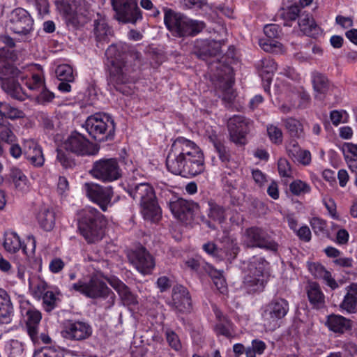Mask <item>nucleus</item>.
<instances>
[{"instance_id":"nucleus-51","label":"nucleus","mask_w":357,"mask_h":357,"mask_svg":"<svg viewBox=\"0 0 357 357\" xmlns=\"http://www.w3.org/2000/svg\"><path fill=\"white\" fill-rule=\"evenodd\" d=\"M166 340L171 348L175 351L181 349V343L178 335L172 330H167L165 332Z\"/></svg>"},{"instance_id":"nucleus-57","label":"nucleus","mask_w":357,"mask_h":357,"mask_svg":"<svg viewBox=\"0 0 357 357\" xmlns=\"http://www.w3.org/2000/svg\"><path fill=\"white\" fill-rule=\"evenodd\" d=\"M308 269L310 272L317 278H322L326 274V271L324 266L318 263L308 264Z\"/></svg>"},{"instance_id":"nucleus-16","label":"nucleus","mask_w":357,"mask_h":357,"mask_svg":"<svg viewBox=\"0 0 357 357\" xmlns=\"http://www.w3.org/2000/svg\"><path fill=\"white\" fill-rule=\"evenodd\" d=\"M84 190L90 200L96 203L103 211H107L113 197L112 187H104L94 183H86L84 185Z\"/></svg>"},{"instance_id":"nucleus-27","label":"nucleus","mask_w":357,"mask_h":357,"mask_svg":"<svg viewBox=\"0 0 357 357\" xmlns=\"http://www.w3.org/2000/svg\"><path fill=\"white\" fill-rule=\"evenodd\" d=\"M36 219L40 227L43 230L50 231L55 226L56 214L52 208L43 205L39 208Z\"/></svg>"},{"instance_id":"nucleus-11","label":"nucleus","mask_w":357,"mask_h":357,"mask_svg":"<svg viewBox=\"0 0 357 357\" xmlns=\"http://www.w3.org/2000/svg\"><path fill=\"white\" fill-rule=\"evenodd\" d=\"M89 173L93 178L107 183L121 178L122 170L116 158H107L95 161Z\"/></svg>"},{"instance_id":"nucleus-5","label":"nucleus","mask_w":357,"mask_h":357,"mask_svg":"<svg viewBox=\"0 0 357 357\" xmlns=\"http://www.w3.org/2000/svg\"><path fill=\"white\" fill-rule=\"evenodd\" d=\"M164 22L167 29L176 37L193 36L205 27L202 21L190 19L181 13L164 8Z\"/></svg>"},{"instance_id":"nucleus-52","label":"nucleus","mask_w":357,"mask_h":357,"mask_svg":"<svg viewBox=\"0 0 357 357\" xmlns=\"http://www.w3.org/2000/svg\"><path fill=\"white\" fill-rule=\"evenodd\" d=\"M267 132L271 141L275 144L282 142V132L280 128L273 124L267 126Z\"/></svg>"},{"instance_id":"nucleus-4","label":"nucleus","mask_w":357,"mask_h":357,"mask_svg":"<svg viewBox=\"0 0 357 357\" xmlns=\"http://www.w3.org/2000/svg\"><path fill=\"white\" fill-rule=\"evenodd\" d=\"M78 230L89 243L100 241L104 234L105 220L96 208L86 207L77 213Z\"/></svg>"},{"instance_id":"nucleus-41","label":"nucleus","mask_w":357,"mask_h":357,"mask_svg":"<svg viewBox=\"0 0 357 357\" xmlns=\"http://www.w3.org/2000/svg\"><path fill=\"white\" fill-rule=\"evenodd\" d=\"M208 216L211 220L221 223L225 220V209L215 202H209Z\"/></svg>"},{"instance_id":"nucleus-64","label":"nucleus","mask_w":357,"mask_h":357,"mask_svg":"<svg viewBox=\"0 0 357 357\" xmlns=\"http://www.w3.org/2000/svg\"><path fill=\"white\" fill-rule=\"evenodd\" d=\"M301 148L299 146L298 143L294 140L291 139L287 145V151L289 157H291L293 160L296 158V155L301 151Z\"/></svg>"},{"instance_id":"nucleus-26","label":"nucleus","mask_w":357,"mask_h":357,"mask_svg":"<svg viewBox=\"0 0 357 357\" xmlns=\"http://www.w3.org/2000/svg\"><path fill=\"white\" fill-rule=\"evenodd\" d=\"M26 328L28 335L33 342L38 340L39 325L42 318L41 313L36 310H28L26 312Z\"/></svg>"},{"instance_id":"nucleus-38","label":"nucleus","mask_w":357,"mask_h":357,"mask_svg":"<svg viewBox=\"0 0 357 357\" xmlns=\"http://www.w3.org/2000/svg\"><path fill=\"white\" fill-rule=\"evenodd\" d=\"M283 122L291 137L301 138L303 136V127L298 120L289 117L283 119Z\"/></svg>"},{"instance_id":"nucleus-8","label":"nucleus","mask_w":357,"mask_h":357,"mask_svg":"<svg viewBox=\"0 0 357 357\" xmlns=\"http://www.w3.org/2000/svg\"><path fill=\"white\" fill-rule=\"evenodd\" d=\"M84 126L89 135L97 141L105 142L111 140L114 137V122L107 114H95L89 116Z\"/></svg>"},{"instance_id":"nucleus-56","label":"nucleus","mask_w":357,"mask_h":357,"mask_svg":"<svg viewBox=\"0 0 357 357\" xmlns=\"http://www.w3.org/2000/svg\"><path fill=\"white\" fill-rule=\"evenodd\" d=\"M310 225L317 234L322 233L327 227L326 222L317 217L312 218L310 220Z\"/></svg>"},{"instance_id":"nucleus-2","label":"nucleus","mask_w":357,"mask_h":357,"mask_svg":"<svg viewBox=\"0 0 357 357\" xmlns=\"http://www.w3.org/2000/svg\"><path fill=\"white\" fill-rule=\"evenodd\" d=\"M166 167L173 174L185 178L195 176L204 170V154L195 142L180 137L171 146Z\"/></svg>"},{"instance_id":"nucleus-29","label":"nucleus","mask_w":357,"mask_h":357,"mask_svg":"<svg viewBox=\"0 0 357 357\" xmlns=\"http://www.w3.org/2000/svg\"><path fill=\"white\" fill-rule=\"evenodd\" d=\"M109 284L117 291L124 305H129L137 303L135 295L123 282L116 278L108 280Z\"/></svg>"},{"instance_id":"nucleus-12","label":"nucleus","mask_w":357,"mask_h":357,"mask_svg":"<svg viewBox=\"0 0 357 357\" xmlns=\"http://www.w3.org/2000/svg\"><path fill=\"white\" fill-rule=\"evenodd\" d=\"M243 244L247 248H259L272 252H277L279 245L263 229L251 227L245 230L243 236Z\"/></svg>"},{"instance_id":"nucleus-61","label":"nucleus","mask_w":357,"mask_h":357,"mask_svg":"<svg viewBox=\"0 0 357 357\" xmlns=\"http://www.w3.org/2000/svg\"><path fill=\"white\" fill-rule=\"evenodd\" d=\"M22 249L26 255H33L36 249L35 238L33 236H28L26 243L22 245Z\"/></svg>"},{"instance_id":"nucleus-23","label":"nucleus","mask_w":357,"mask_h":357,"mask_svg":"<svg viewBox=\"0 0 357 357\" xmlns=\"http://www.w3.org/2000/svg\"><path fill=\"white\" fill-rule=\"evenodd\" d=\"M224 75L218 74V88L222 93V99L229 102H231L236 97V93L233 89L234 79L231 69L225 66Z\"/></svg>"},{"instance_id":"nucleus-42","label":"nucleus","mask_w":357,"mask_h":357,"mask_svg":"<svg viewBox=\"0 0 357 357\" xmlns=\"http://www.w3.org/2000/svg\"><path fill=\"white\" fill-rule=\"evenodd\" d=\"M10 177L15 184V187L20 191H24L27 188V178L18 168H13Z\"/></svg>"},{"instance_id":"nucleus-14","label":"nucleus","mask_w":357,"mask_h":357,"mask_svg":"<svg viewBox=\"0 0 357 357\" xmlns=\"http://www.w3.org/2000/svg\"><path fill=\"white\" fill-rule=\"evenodd\" d=\"M115 18L123 23L135 24L142 20L137 0H111Z\"/></svg>"},{"instance_id":"nucleus-24","label":"nucleus","mask_w":357,"mask_h":357,"mask_svg":"<svg viewBox=\"0 0 357 357\" xmlns=\"http://www.w3.org/2000/svg\"><path fill=\"white\" fill-rule=\"evenodd\" d=\"M13 53L6 47L0 48V77L5 75L22 78V71L13 64Z\"/></svg>"},{"instance_id":"nucleus-31","label":"nucleus","mask_w":357,"mask_h":357,"mask_svg":"<svg viewBox=\"0 0 357 357\" xmlns=\"http://www.w3.org/2000/svg\"><path fill=\"white\" fill-rule=\"evenodd\" d=\"M326 325L334 333H344L351 329V321L341 315L331 314L328 317Z\"/></svg>"},{"instance_id":"nucleus-19","label":"nucleus","mask_w":357,"mask_h":357,"mask_svg":"<svg viewBox=\"0 0 357 357\" xmlns=\"http://www.w3.org/2000/svg\"><path fill=\"white\" fill-rule=\"evenodd\" d=\"M22 75L24 78L19 77H12L10 75H5L0 77V84L1 89L10 96L12 98L23 101L29 97V95L23 90L21 84L18 82L20 79L24 82L26 78V75L22 72Z\"/></svg>"},{"instance_id":"nucleus-21","label":"nucleus","mask_w":357,"mask_h":357,"mask_svg":"<svg viewBox=\"0 0 357 357\" xmlns=\"http://www.w3.org/2000/svg\"><path fill=\"white\" fill-rule=\"evenodd\" d=\"M128 257L130 263L143 274L151 273L155 266L153 257L143 247L132 252Z\"/></svg>"},{"instance_id":"nucleus-43","label":"nucleus","mask_w":357,"mask_h":357,"mask_svg":"<svg viewBox=\"0 0 357 357\" xmlns=\"http://www.w3.org/2000/svg\"><path fill=\"white\" fill-rule=\"evenodd\" d=\"M56 77L60 81L74 82L75 77L72 67L68 64L59 65L55 70Z\"/></svg>"},{"instance_id":"nucleus-62","label":"nucleus","mask_w":357,"mask_h":357,"mask_svg":"<svg viewBox=\"0 0 357 357\" xmlns=\"http://www.w3.org/2000/svg\"><path fill=\"white\" fill-rule=\"evenodd\" d=\"M215 149L218 154L220 160L222 162H227L230 159V154L226 146L222 144H215Z\"/></svg>"},{"instance_id":"nucleus-35","label":"nucleus","mask_w":357,"mask_h":357,"mask_svg":"<svg viewBox=\"0 0 357 357\" xmlns=\"http://www.w3.org/2000/svg\"><path fill=\"white\" fill-rule=\"evenodd\" d=\"M340 307L350 313L357 311V284H351L349 287Z\"/></svg>"},{"instance_id":"nucleus-44","label":"nucleus","mask_w":357,"mask_h":357,"mask_svg":"<svg viewBox=\"0 0 357 357\" xmlns=\"http://www.w3.org/2000/svg\"><path fill=\"white\" fill-rule=\"evenodd\" d=\"M289 190L294 195L303 196L311 191V187L307 183L297 179L290 183Z\"/></svg>"},{"instance_id":"nucleus-28","label":"nucleus","mask_w":357,"mask_h":357,"mask_svg":"<svg viewBox=\"0 0 357 357\" xmlns=\"http://www.w3.org/2000/svg\"><path fill=\"white\" fill-rule=\"evenodd\" d=\"M264 34L268 39L260 40L259 45L265 52H273L277 47L278 43L273 40L280 36L281 29L277 24H266L264 27Z\"/></svg>"},{"instance_id":"nucleus-10","label":"nucleus","mask_w":357,"mask_h":357,"mask_svg":"<svg viewBox=\"0 0 357 357\" xmlns=\"http://www.w3.org/2000/svg\"><path fill=\"white\" fill-rule=\"evenodd\" d=\"M289 311V303L284 298H275L266 305L262 312L263 325L266 330L274 331L280 326L282 319Z\"/></svg>"},{"instance_id":"nucleus-46","label":"nucleus","mask_w":357,"mask_h":357,"mask_svg":"<svg viewBox=\"0 0 357 357\" xmlns=\"http://www.w3.org/2000/svg\"><path fill=\"white\" fill-rule=\"evenodd\" d=\"M29 289L35 298H40L47 291V283L40 279L29 280Z\"/></svg>"},{"instance_id":"nucleus-55","label":"nucleus","mask_w":357,"mask_h":357,"mask_svg":"<svg viewBox=\"0 0 357 357\" xmlns=\"http://www.w3.org/2000/svg\"><path fill=\"white\" fill-rule=\"evenodd\" d=\"M225 255L227 260L231 261L234 260L239 252V247L238 246L237 243L231 241L227 243V246L225 248Z\"/></svg>"},{"instance_id":"nucleus-6","label":"nucleus","mask_w":357,"mask_h":357,"mask_svg":"<svg viewBox=\"0 0 357 357\" xmlns=\"http://www.w3.org/2000/svg\"><path fill=\"white\" fill-rule=\"evenodd\" d=\"M128 192L139 202L144 219L155 222L160 218L161 211L156 202L153 188L149 183H141L130 186Z\"/></svg>"},{"instance_id":"nucleus-59","label":"nucleus","mask_w":357,"mask_h":357,"mask_svg":"<svg viewBox=\"0 0 357 357\" xmlns=\"http://www.w3.org/2000/svg\"><path fill=\"white\" fill-rule=\"evenodd\" d=\"M203 249L206 253L213 256V257L218 259L222 258L221 250L218 249V248L214 243L208 242L207 243L204 244Z\"/></svg>"},{"instance_id":"nucleus-3","label":"nucleus","mask_w":357,"mask_h":357,"mask_svg":"<svg viewBox=\"0 0 357 357\" xmlns=\"http://www.w3.org/2000/svg\"><path fill=\"white\" fill-rule=\"evenodd\" d=\"M56 152L57 161L67 169L72 168L75 165L70 153L78 156L94 155L98 153V149L84 135L75 132L57 148Z\"/></svg>"},{"instance_id":"nucleus-58","label":"nucleus","mask_w":357,"mask_h":357,"mask_svg":"<svg viewBox=\"0 0 357 357\" xmlns=\"http://www.w3.org/2000/svg\"><path fill=\"white\" fill-rule=\"evenodd\" d=\"M39 102L45 103L52 101L54 98V93L47 90L45 85L41 91H39L37 94L35 95Z\"/></svg>"},{"instance_id":"nucleus-36","label":"nucleus","mask_w":357,"mask_h":357,"mask_svg":"<svg viewBox=\"0 0 357 357\" xmlns=\"http://www.w3.org/2000/svg\"><path fill=\"white\" fill-rule=\"evenodd\" d=\"M257 68L259 70L260 75L268 80L273 73L277 70V64L275 61L270 56L265 57L259 61L256 64Z\"/></svg>"},{"instance_id":"nucleus-50","label":"nucleus","mask_w":357,"mask_h":357,"mask_svg":"<svg viewBox=\"0 0 357 357\" xmlns=\"http://www.w3.org/2000/svg\"><path fill=\"white\" fill-rule=\"evenodd\" d=\"M33 357H65L63 351L52 347H45L36 351Z\"/></svg>"},{"instance_id":"nucleus-40","label":"nucleus","mask_w":357,"mask_h":357,"mask_svg":"<svg viewBox=\"0 0 357 357\" xmlns=\"http://www.w3.org/2000/svg\"><path fill=\"white\" fill-rule=\"evenodd\" d=\"M27 88L33 92V94L29 95V96H35L39 91L43 89L45 84V79L41 75L33 74L31 78L26 77V79L23 82Z\"/></svg>"},{"instance_id":"nucleus-18","label":"nucleus","mask_w":357,"mask_h":357,"mask_svg":"<svg viewBox=\"0 0 357 357\" xmlns=\"http://www.w3.org/2000/svg\"><path fill=\"white\" fill-rule=\"evenodd\" d=\"M168 304L176 313H189L192 310L190 293L187 288L182 285L174 286L172 301Z\"/></svg>"},{"instance_id":"nucleus-63","label":"nucleus","mask_w":357,"mask_h":357,"mask_svg":"<svg viewBox=\"0 0 357 357\" xmlns=\"http://www.w3.org/2000/svg\"><path fill=\"white\" fill-rule=\"evenodd\" d=\"M323 203L328 210L331 216L335 220L339 218L336 211V204L335 201L331 198H324Z\"/></svg>"},{"instance_id":"nucleus-45","label":"nucleus","mask_w":357,"mask_h":357,"mask_svg":"<svg viewBox=\"0 0 357 357\" xmlns=\"http://www.w3.org/2000/svg\"><path fill=\"white\" fill-rule=\"evenodd\" d=\"M57 10L68 18H74V3L73 0H57L55 1Z\"/></svg>"},{"instance_id":"nucleus-22","label":"nucleus","mask_w":357,"mask_h":357,"mask_svg":"<svg viewBox=\"0 0 357 357\" xmlns=\"http://www.w3.org/2000/svg\"><path fill=\"white\" fill-rule=\"evenodd\" d=\"M24 155L28 162L35 167H40L44 165L45 158L42 148L33 139L24 140Z\"/></svg>"},{"instance_id":"nucleus-53","label":"nucleus","mask_w":357,"mask_h":357,"mask_svg":"<svg viewBox=\"0 0 357 357\" xmlns=\"http://www.w3.org/2000/svg\"><path fill=\"white\" fill-rule=\"evenodd\" d=\"M215 331L218 335H222L227 337H231L230 321L224 317L223 321L218 322L215 325Z\"/></svg>"},{"instance_id":"nucleus-49","label":"nucleus","mask_w":357,"mask_h":357,"mask_svg":"<svg viewBox=\"0 0 357 357\" xmlns=\"http://www.w3.org/2000/svg\"><path fill=\"white\" fill-rule=\"evenodd\" d=\"M73 3H74V18L78 16H87L90 6L85 0H73Z\"/></svg>"},{"instance_id":"nucleus-25","label":"nucleus","mask_w":357,"mask_h":357,"mask_svg":"<svg viewBox=\"0 0 357 357\" xmlns=\"http://www.w3.org/2000/svg\"><path fill=\"white\" fill-rule=\"evenodd\" d=\"M93 33L98 43H108L112 36V30L107 20L98 14V18L93 21Z\"/></svg>"},{"instance_id":"nucleus-34","label":"nucleus","mask_w":357,"mask_h":357,"mask_svg":"<svg viewBox=\"0 0 357 357\" xmlns=\"http://www.w3.org/2000/svg\"><path fill=\"white\" fill-rule=\"evenodd\" d=\"M307 294L309 301L317 308L324 306L325 297L319 285L316 282H310L307 287Z\"/></svg>"},{"instance_id":"nucleus-39","label":"nucleus","mask_w":357,"mask_h":357,"mask_svg":"<svg viewBox=\"0 0 357 357\" xmlns=\"http://www.w3.org/2000/svg\"><path fill=\"white\" fill-rule=\"evenodd\" d=\"M0 139L7 144L16 142L17 137L13 132V126L8 120L0 121Z\"/></svg>"},{"instance_id":"nucleus-30","label":"nucleus","mask_w":357,"mask_h":357,"mask_svg":"<svg viewBox=\"0 0 357 357\" xmlns=\"http://www.w3.org/2000/svg\"><path fill=\"white\" fill-rule=\"evenodd\" d=\"M13 314V307L10 296L0 288V324H9Z\"/></svg>"},{"instance_id":"nucleus-13","label":"nucleus","mask_w":357,"mask_h":357,"mask_svg":"<svg viewBox=\"0 0 357 357\" xmlns=\"http://www.w3.org/2000/svg\"><path fill=\"white\" fill-rule=\"evenodd\" d=\"M70 289L93 299L106 298L112 293L106 283L96 276L91 277L87 282L79 280L73 284Z\"/></svg>"},{"instance_id":"nucleus-47","label":"nucleus","mask_w":357,"mask_h":357,"mask_svg":"<svg viewBox=\"0 0 357 357\" xmlns=\"http://www.w3.org/2000/svg\"><path fill=\"white\" fill-rule=\"evenodd\" d=\"M314 89L319 93H324L328 88V79L321 73L315 72L312 74Z\"/></svg>"},{"instance_id":"nucleus-15","label":"nucleus","mask_w":357,"mask_h":357,"mask_svg":"<svg viewBox=\"0 0 357 357\" xmlns=\"http://www.w3.org/2000/svg\"><path fill=\"white\" fill-rule=\"evenodd\" d=\"M6 26L19 36H27L33 30V20L24 8L14 9L9 15Z\"/></svg>"},{"instance_id":"nucleus-1","label":"nucleus","mask_w":357,"mask_h":357,"mask_svg":"<svg viewBox=\"0 0 357 357\" xmlns=\"http://www.w3.org/2000/svg\"><path fill=\"white\" fill-rule=\"evenodd\" d=\"M141 54L126 43L112 44L105 52L107 81L116 91L128 95L131 92L128 85L134 82V71L131 60H139Z\"/></svg>"},{"instance_id":"nucleus-54","label":"nucleus","mask_w":357,"mask_h":357,"mask_svg":"<svg viewBox=\"0 0 357 357\" xmlns=\"http://www.w3.org/2000/svg\"><path fill=\"white\" fill-rule=\"evenodd\" d=\"M2 109L4 110V117L11 119H18L22 117L23 112L18 109L10 106L9 104L4 102L2 105Z\"/></svg>"},{"instance_id":"nucleus-37","label":"nucleus","mask_w":357,"mask_h":357,"mask_svg":"<svg viewBox=\"0 0 357 357\" xmlns=\"http://www.w3.org/2000/svg\"><path fill=\"white\" fill-rule=\"evenodd\" d=\"M22 245L20 236L17 233L14 231H7L6 233L3 246L8 252L15 253L22 248Z\"/></svg>"},{"instance_id":"nucleus-60","label":"nucleus","mask_w":357,"mask_h":357,"mask_svg":"<svg viewBox=\"0 0 357 357\" xmlns=\"http://www.w3.org/2000/svg\"><path fill=\"white\" fill-rule=\"evenodd\" d=\"M278 172L281 176L289 177L291 170L289 162L285 159H280L278 163Z\"/></svg>"},{"instance_id":"nucleus-32","label":"nucleus","mask_w":357,"mask_h":357,"mask_svg":"<svg viewBox=\"0 0 357 357\" xmlns=\"http://www.w3.org/2000/svg\"><path fill=\"white\" fill-rule=\"evenodd\" d=\"M301 31L306 36L315 37L319 33V27L310 13H301L298 19Z\"/></svg>"},{"instance_id":"nucleus-48","label":"nucleus","mask_w":357,"mask_h":357,"mask_svg":"<svg viewBox=\"0 0 357 357\" xmlns=\"http://www.w3.org/2000/svg\"><path fill=\"white\" fill-rule=\"evenodd\" d=\"M41 298H43V303L47 312L54 309L59 301V298L52 291H47Z\"/></svg>"},{"instance_id":"nucleus-7","label":"nucleus","mask_w":357,"mask_h":357,"mask_svg":"<svg viewBox=\"0 0 357 357\" xmlns=\"http://www.w3.org/2000/svg\"><path fill=\"white\" fill-rule=\"evenodd\" d=\"M243 267V288L249 294L261 292L266 284L264 271L268 262L261 257H252Z\"/></svg>"},{"instance_id":"nucleus-9","label":"nucleus","mask_w":357,"mask_h":357,"mask_svg":"<svg viewBox=\"0 0 357 357\" xmlns=\"http://www.w3.org/2000/svg\"><path fill=\"white\" fill-rule=\"evenodd\" d=\"M161 196L169 197V199L167 200V204L176 218L185 224L193 220L195 213L199 208L197 203L176 197L169 190H163L161 192Z\"/></svg>"},{"instance_id":"nucleus-33","label":"nucleus","mask_w":357,"mask_h":357,"mask_svg":"<svg viewBox=\"0 0 357 357\" xmlns=\"http://www.w3.org/2000/svg\"><path fill=\"white\" fill-rule=\"evenodd\" d=\"M196 47V54L203 60H206L208 56H215L220 50V43L215 41H202L200 45L197 44Z\"/></svg>"},{"instance_id":"nucleus-20","label":"nucleus","mask_w":357,"mask_h":357,"mask_svg":"<svg viewBox=\"0 0 357 357\" xmlns=\"http://www.w3.org/2000/svg\"><path fill=\"white\" fill-rule=\"evenodd\" d=\"M62 336L68 340L81 341L89 338L92 334L89 324L83 321H70L61 331Z\"/></svg>"},{"instance_id":"nucleus-17","label":"nucleus","mask_w":357,"mask_h":357,"mask_svg":"<svg viewBox=\"0 0 357 357\" xmlns=\"http://www.w3.org/2000/svg\"><path fill=\"white\" fill-rule=\"evenodd\" d=\"M252 121L240 115H235L228 121V131L232 142L236 144H244L246 135L252 126Z\"/></svg>"}]
</instances>
